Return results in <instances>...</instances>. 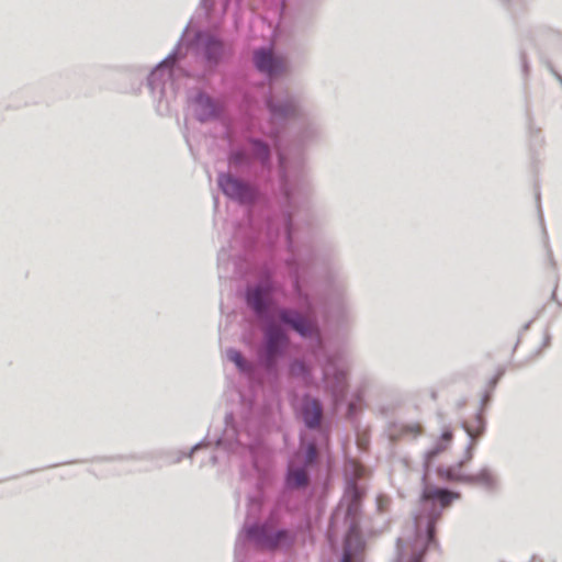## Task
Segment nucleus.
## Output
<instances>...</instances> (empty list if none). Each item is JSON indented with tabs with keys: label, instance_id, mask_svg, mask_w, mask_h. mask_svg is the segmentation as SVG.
Returning <instances> with one entry per match:
<instances>
[{
	"label": "nucleus",
	"instance_id": "obj_9",
	"mask_svg": "<svg viewBox=\"0 0 562 562\" xmlns=\"http://www.w3.org/2000/svg\"><path fill=\"white\" fill-rule=\"evenodd\" d=\"M268 296L267 286H256L248 290L247 303L258 314H261L265 310V302Z\"/></svg>",
	"mask_w": 562,
	"mask_h": 562
},
{
	"label": "nucleus",
	"instance_id": "obj_16",
	"mask_svg": "<svg viewBox=\"0 0 562 562\" xmlns=\"http://www.w3.org/2000/svg\"><path fill=\"white\" fill-rule=\"evenodd\" d=\"M351 494V503L348 507V512H357L359 509L360 501L363 496V492L358 487L356 482H353L349 488Z\"/></svg>",
	"mask_w": 562,
	"mask_h": 562
},
{
	"label": "nucleus",
	"instance_id": "obj_6",
	"mask_svg": "<svg viewBox=\"0 0 562 562\" xmlns=\"http://www.w3.org/2000/svg\"><path fill=\"white\" fill-rule=\"evenodd\" d=\"M280 318L283 323L291 325L303 337H310L315 333V325L312 321L293 312L282 311Z\"/></svg>",
	"mask_w": 562,
	"mask_h": 562
},
{
	"label": "nucleus",
	"instance_id": "obj_4",
	"mask_svg": "<svg viewBox=\"0 0 562 562\" xmlns=\"http://www.w3.org/2000/svg\"><path fill=\"white\" fill-rule=\"evenodd\" d=\"M218 183L223 192L233 199L244 202L252 196V192L249 187L231 176H221Z\"/></svg>",
	"mask_w": 562,
	"mask_h": 562
},
{
	"label": "nucleus",
	"instance_id": "obj_1",
	"mask_svg": "<svg viewBox=\"0 0 562 562\" xmlns=\"http://www.w3.org/2000/svg\"><path fill=\"white\" fill-rule=\"evenodd\" d=\"M458 498V494L445 488L436 487L426 484L422 493V502L425 505L432 507L429 521L427 525L428 539L431 542L435 536V524L441 515V509L447 508L450 504Z\"/></svg>",
	"mask_w": 562,
	"mask_h": 562
},
{
	"label": "nucleus",
	"instance_id": "obj_10",
	"mask_svg": "<svg viewBox=\"0 0 562 562\" xmlns=\"http://www.w3.org/2000/svg\"><path fill=\"white\" fill-rule=\"evenodd\" d=\"M423 426L419 423H412L394 427L390 436L392 440L415 439L423 434Z\"/></svg>",
	"mask_w": 562,
	"mask_h": 562
},
{
	"label": "nucleus",
	"instance_id": "obj_2",
	"mask_svg": "<svg viewBox=\"0 0 562 562\" xmlns=\"http://www.w3.org/2000/svg\"><path fill=\"white\" fill-rule=\"evenodd\" d=\"M255 65L258 70L269 77L281 75L286 69V61L281 56H274L271 49H259L254 55Z\"/></svg>",
	"mask_w": 562,
	"mask_h": 562
},
{
	"label": "nucleus",
	"instance_id": "obj_14",
	"mask_svg": "<svg viewBox=\"0 0 562 562\" xmlns=\"http://www.w3.org/2000/svg\"><path fill=\"white\" fill-rule=\"evenodd\" d=\"M269 108L274 115L288 117L295 113V105L292 101H286L282 105H277L272 101L269 102Z\"/></svg>",
	"mask_w": 562,
	"mask_h": 562
},
{
	"label": "nucleus",
	"instance_id": "obj_15",
	"mask_svg": "<svg viewBox=\"0 0 562 562\" xmlns=\"http://www.w3.org/2000/svg\"><path fill=\"white\" fill-rule=\"evenodd\" d=\"M426 548L419 541H415L411 557L401 555L398 562H422Z\"/></svg>",
	"mask_w": 562,
	"mask_h": 562
},
{
	"label": "nucleus",
	"instance_id": "obj_18",
	"mask_svg": "<svg viewBox=\"0 0 562 562\" xmlns=\"http://www.w3.org/2000/svg\"><path fill=\"white\" fill-rule=\"evenodd\" d=\"M228 359L234 362L240 370L245 368V360L241 353L237 350L231 349L227 351Z\"/></svg>",
	"mask_w": 562,
	"mask_h": 562
},
{
	"label": "nucleus",
	"instance_id": "obj_13",
	"mask_svg": "<svg viewBox=\"0 0 562 562\" xmlns=\"http://www.w3.org/2000/svg\"><path fill=\"white\" fill-rule=\"evenodd\" d=\"M452 440V431L450 430H446L443 431V434L441 435V438L440 440L438 441V443L436 445L435 448H432L431 450H429L427 453H426V464L427 467L429 465V463L442 451H445L448 447V445L451 442Z\"/></svg>",
	"mask_w": 562,
	"mask_h": 562
},
{
	"label": "nucleus",
	"instance_id": "obj_22",
	"mask_svg": "<svg viewBox=\"0 0 562 562\" xmlns=\"http://www.w3.org/2000/svg\"><path fill=\"white\" fill-rule=\"evenodd\" d=\"M284 536H285V532H283V531L278 532V535H277V538H278V539H277V541H276V543H274V544H277V543L280 541V539H281L282 537H284Z\"/></svg>",
	"mask_w": 562,
	"mask_h": 562
},
{
	"label": "nucleus",
	"instance_id": "obj_17",
	"mask_svg": "<svg viewBox=\"0 0 562 562\" xmlns=\"http://www.w3.org/2000/svg\"><path fill=\"white\" fill-rule=\"evenodd\" d=\"M347 470L352 473L353 480H359L367 475V469L362 464L353 460L348 462Z\"/></svg>",
	"mask_w": 562,
	"mask_h": 562
},
{
	"label": "nucleus",
	"instance_id": "obj_21",
	"mask_svg": "<svg viewBox=\"0 0 562 562\" xmlns=\"http://www.w3.org/2000/svg\"><path fill=\"white\" fill-rule=\"evenodd\" d=\"M306 371L303 362L296 361L291 366V373L293 375L304 374Z\"/></svg>",
	"mask_w": 562,
	"mask_h": 562
},
{
	"label": "nucleus",
	"instance_id": "obj_5",
	"mask_svg": "<svg viewBox=\"0 0 562 562\" xmlns=\"http://www.w3.org/2000/svg\"><path fill=\"white\" fill-rule=\"evenodd\" d=\"M266 340L267 361L271 366L284 345L285 337L278 326L270 325L266 329Z\"/></svg>",
	"mask_w": 562,
	"mask_h": 562
},
{
	"label": "nucleus",
	"instance_id": "obj_12",
	"mask_svg": "<svg viewBox=\"0 0 562 562\" xmlns=\"http://www.w3.org/2000/svg\"><path fill=\"white\" fill-rule=\"evenodd\" d=\"M463 462L458 463L453 467L440 468L438 475L448 481H465L469 476L462 471Z\"/></svg>",
	"mask_w": 562,
	"mask_h": 562
},
{
	"label": "nucleus",
	"instance_id": "obj_8",
	"mask_svg": "<svg viewBox=\"0 0 562 562\" xmlns=\"http://www.w3.org/2000/svg\"><path fill=\"white\" fill-rule=\"evenodd\" d=\"M462 426L471 438L467 452V461H469L471 459L470 450L473 448L475 439H477L484 431V419L482 413L479 412L473 417L465 419Z\"/></svg>",
	"mask_w": 562,
	"mask_h": 562
},
{
	"label": "nucleus",
	"instance_id": "obj_20",
	"mask_svg": "<svg viewBox=\"0 0 562 562\" xmlns=\"http://www.w3.org/2000/svg\"><path fill=\"white\" fill-rule=\"evenodd\" d=\"M254 145L257 148V154H258L259 158L262 160H266L269 156L268 147L259 142L255 143Z\"/></svg>",
	"mask_w": 562,
	"mask_h": 562
},
{
	"label": "nucleus",
	"instance_id": "obj_19",
	"mask_svg": "<svg viewBox=\"0 0 562 562\" xmlns=\"http://www.w3.org/2000/svg\"><path fill=\"white\" fill-rule=\"evenodd\" d=\"M317 451L314 443L308 445L306 449V456H305V464L308 465L314 462L316 459Z\"/></svg>",
	"mask_w": 562,
	"mask_h": 562
},
{
	"label": "nucleus",
	"instance_id": "obj_3",
	"mask_svg": "<svg viewBox=\"0 0 562 562\" xmlns=\"http://www.w3.org/2000/svg\"><path fill=\"white\" fill-rule=\"evenodd\" d=\"M325 381L331 390L335 402L342 400L347 389V372L338 370L334 363H329L324 370Z\"/></svg>",
	"mask_w": 562,
	"mask_h": 562
},
{
	"label": "nucleus",
	"instance_id": "obj_7",
	"mask_svg": "<svg viewBox=\"0 0 562 562\" xmlns=\"http://www.w3.org/2000/svg\"><path fill=\"white\" fill-rule=\"evenodd\" d=\"M301 413L307 427L316 428L319 426L323 412L318 401L306 397L303 402Z\"/></svg>",
	"mask_w": 562,
	"mask_h": 562
},
{
	"label": "nucleus",
	"instance_id": "obj_11",
	"mask_svg": "<svg viewBox=\"0 0 562 562\" xmlns=\"http://www.w3.org/2000/svg\"><path fill=\"white\" fill-rule=\"evenodd\" d=\"M288 484L293 487H300L307 484V473L304 468H295L294 463L289 465Z\"/></svg>",
	"mask_w": 562,
	"mask_h": 562
}]
</instances>
